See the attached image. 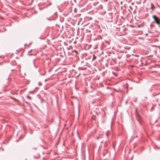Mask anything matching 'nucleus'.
Masks as SVG:
<instances>
[{
  "mask_svg": "<svg viewBox=\"0 0 160 160\" xmlns=\"http://www.w3.org/2000/svg\"><path fill=\"white\" fill-rule=\"evenodd\" d=\"M152 18L154 20L155 23L158 25H159L160 23V19L159 18L155 15L152 16Z\"/></svg>",
  "mask_w": 160,
  "mask_h": 160,
  "instance_id": "nucleus-1",
  "label": "nucleus"
},
{
  "mask_svg": "<svg viewBox=\"0 0 160 160\" xmlns=\"http://www.w3.org/2000/svg\"><path fill=\"white\" fill-rule=\"evenodd\" d=\"M151 8L152 9H153V8H154V5L152 4H151Z\"/></svg>",
  "mask_w": 160,
  "mask_h": 160,
  "instance_id": "nucleus-2",
  "label": "nucleus"
},
{
  "mask_svg": "<svg viewBox=\"0 0 160 160\" xmlns=\"http://www.w3.org/2000/svg\"><path fill=\"white\" fill-rule=\"evenodd\" d=\"M27 98H28V99L30 100H31L32 99L31 97L29 96H27Z\"/></svg>",
  "mask_w": 160,
  "mask_h": 160,
  "instance_id": "nucleus-3",
  "label": "nucleus"
}]
</instances>
